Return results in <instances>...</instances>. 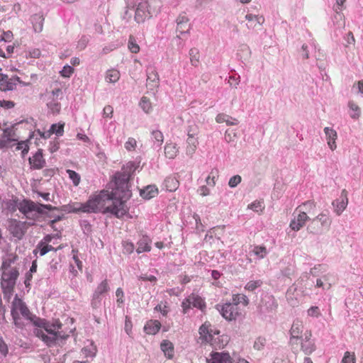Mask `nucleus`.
Instances as JSON below:
<instances>
[{"instance_id":"nucleus-1","label":"nucleus","mask_w":363,"mask_h":363,"mask_svg":"<svg viewBox=\"0 0 363 363\" xmlns=\"http://www.w3.org/2000/svg\"><path fill=\"white\" fill-rule=\"evenodd\" d=\"M138 166L134 162L129 161L126 166L123 167L122 172L115 173L113 177L114 188L111 193L107 190H102L98 194L91 196L85 203L64 205L61 206L60 210L76 213H110L116 218H121L128 211L125 202L132 196L129 180Z\"/></svg>"},{"instance_id":"nucleus-2","label":"nucleus","mask_w":363,"mask_h":363,"mask_svg":"<svg viewBox=\"0 0 363 363\" xmlns=\"http://www.w3.org/2000/svg\"><path fill=\"white\" fill-rule=\"evenodd\" d=\"M20 314L34 325H40L44 323L42 318L31 313L26 304L16 296L11 304V315L14 325L18 328H23L25 324L20 318Z\"/></svg>"},{"instance_id":"nucleus-3","label":"nucleus","mask_w":363,"mask_h":363,"mask_svg":"<svg viewBox=\"0 0 363 363\" xmlns=\"http://www.w3.org/2000/svg\"><path fill=\"white\" fill-rule=\"evenodd\" d=\"M19 211L26 216L27 218H31L34 216L33 213L40 215L45 214V209L52 211H59L58 207L52 206L50 204L36 203L32 201L24 200L18 208Z\"/></svg>"},{"instance_id":"nucleus-4","label":"nucleus","mask_w":363,"mask_h":363,"mask_svg":"<svg viewBox=\"0 0 363 363\" xmlns=\"http://www.w3.org/2000/svg\"><path fill=\"white\" fill-rule=\"evenodd\" d=\"M18 276L19 272L16 267L2 270L1 287L5 296L12 294Z\"/></svg>"},{"instance_id":"nucleus-5","label":"nucleus","mask_w":363,"mask_h":363,"mask_svg":"<svg viewBox=\"0 0 363 363\" xmlns=\"http://www.w3.org/2000/svg\"><path fill=\"white\" fill-rule=\"evenodd\" d=\"M216 308L221 315L227 320L232 321L242 316V311L240 307L233 301L227 302L223 305H216Z\"/></svg>"},{"instance_id":"nucleus-6","label":"nucleus","mask_w":363,"mask_h":363,"mask_svg":"<svg viewBox=\"0 0 363 363\" xmlns=\"http://www.w3.org/2000/svg\"><path fill=\"white\" fill-rule=\"evenodd\" d=\"M191 306L202 311L206 307L204 299L194 293L191 294L187 298L183 300L182 303L183 313L186 314L189 309H191Z\"/></svg>"},{"instance_id":"nucleus-7","label":"nucleus","mask_w":363,"mask_h":363,"mask_svg":"<svg viewBox=\"0 0 363 363\" xmlns=\"http://www.w3.org/2000/svg\"><path fill=\"white\" fill-rule=\"evenodd\" d=\"M18 83H21V79L17 75L9 77L6 74L0 73V91L4 92L13 91Z\"/></svg>"},{"instance_id":"nucleus-8","label":"nucleus","mask_w":363,"mask_h":363,"mask_svg":"<svg viewBox=\"0 0 363 363\" xmlns=\"http://www.w3.org/2000/svg\"><path fill=\"white\" fill-rule=\"evenodd\" d=\"M149 4L147 1H140L135 9V21L138 23H144L147 18H150L152 15L148 9Z\"/></svg>"},{"instance_id":"nucleus-9","label":"nucleus","mask_w":363,"mask_h":363,"mask_svg":"<svg viewBox=\"0 0 363 363\" xmlns=\"http://www.w3.org/2000/svg\"><path fill=\"white\" fill-rule=\"evenodd\" d=\"M42 320L44 322L42 325L40 324V325L35 326L44 329L48 333V336H52V335H54L55 345L58 337V333L56 330L62 328L61 323L56 320L55 323H50L49 321L43 318H42Z\"/></svg>"},{"instance_id":"nucleus-10","label":"nucleus","mask_w":363,"mask_h":363,"mask_svg":"<svg viewBox=\"0 0 363 363\" xmlns=\"http://www.w3.org/2000/svg\"><path fill=\"white\" fill-rule=\"evenodd\" d=\"M11 234L18 240H21L27 231V227L25 222L14 220L9 226Z\"/></svg>"},{"instance_id":"nucleus-11","label":"nucleus","mask_w":363,"mask_h":363,"mask_svg":"<svg viewBox=\"0 0 363 363\" xmlns=\"http://www.w3.org/2000/svg\"><path fill=\"white\" fill-rule=\"evenodd\" d=\"M147 72V86L150 90L159 86V74L154 66H148L146 69Z\"/></svg>"},{"instance_id":"nucleus-12","label":"nucleus","mask_w":363,"mask_h":363,"mask_svg":"<svg viewBox=\"0 0 363 363\" xmlns=\"http://www.w3.org/2000/svg\"><path fill=\"white\" fill-rule=\"evenodd\" d=\"M303 325L302 323L298 320H294L290 330L291 339L290 343L291 345L298 344L299 340L303 339Z\"/></svg>"},{"instance_id":"nucleus-13","label":"nucleus","mask_w":363,"mask_h":363,"mask_svg":"<svg viewBox=\"0 0 363 363\" xmlns=\"http://www.w3.org/2000/svg\"><path fill=\"white\" fill-rule=\"evenodd\" d=\"M347 204V191L345 189L342 191L340 197L334 200L332 203V205L334 208V211L337 216L341 215V213L346 208Z\"/></svg>"},{"instance_id":"nucleus-14","label":"nucleus","mask_w":363,"mask_h":363,"mask_svg":"<svg viewBox=\"0 0 363 363\" xmlns=\"http://www.w3.org/2000/svg\"><path fill=\"white\" fill-rule=\"evenodd\" d=\"M189 19L185 13H181L177 17V31L181 35L189 33L191 25L189 23Z\"/></svg>"},{"instance_id":"nucleus-15","label":"nucleus","mask_w":363,"mask_h":363,"mask_svg":"<svg viewBox=\"0 0 363 363\" xmlns=\"http://www.w3.org/2000/svg\"><path fill=\"white\" fill-rule=\"evenodd\" d=\"M316 48L314 43L303 44L298 52V55L303 60L310 59L311 57L314 56L316 60H318V58L315 55Z\"/></svg>"},{"instance_id":"nucleus-16","label":"nucleus","mask_w":363,"mask_h":363,"mask_svg":"<svg viewBox=\"0 0 363 363\" xmlns=\"http://www.w3.org/2000/svg\"><path fill=\"white\" fill-rule=\"evenodd\" d=\"M310 220L309 217L304 211H300L299 213L290 222V228L294 230H299L306 223L307 220Z\"/></svg>"},{"instance_id":"nucleus-17","label":"nucleus","mask_w":363,"mask_h":363,"mask_svg":"<svg viewBox=\"0 0 363 363\" xmlns=\"http://www.w3.org/2000/svg\"><path fill=\"white\" fill-rule=\"evenodd\" d=\"M261 311L263 312H274L278 307V303L272 296H265L262 300Z\"/></svg>"},{"instance_id":"nucleus-18","label":"nucleus","mask_w":363,"mask_h":363,"mask_svg":"<svg viewBox=\"0 0 363 363\" xmlns=\"http://www.w3.org/2000/svg\"><path fill=\"white\" fill-rule=\"evenodd\" d=\"M245 19L247 21L246 26L248 29H256L257 26H261L264 22V18L262 16L252 13H247L245 16Z\"/></svg>"},{"instance_id":"nucleus-19","label":"nucleus","mask_w":363,"mask_h":363,"mask_svg":"<svg viewBox=\"0 0 363 363\" xmlns=\"http://www.w3.org/2000/svg\"><path fill=\"white\" fill-rule=\"evenodd\" d=\"M34 133H31L29 135L28 139L26 140L19 141L16 143L15 147V151H21V155L23 158L26 157L29 150V143H31V140L34 139L35 136Z\"/></svg>"},{"instance_id":"nucleus-20","label":"nucleus","mask_w":363,"mask_h":363,"mask_svg":"<svg viewBox=\"0 0 363 363\" xmlns=\"http://www.w3.org/2000/svg\"><path fill=\"white\" fill-rule=\"evenodd\" d=\"M208 363H232L229 354L224 352H213L211 358L207 359Z\"/></svg>"},{"instance_id":"nucleus-21","label":"nucleus","mask_w":363,"mask_h":363,"mask_svg":"<svg viewBox=\"0 0 363 363\" xmlns=\"http://www.w3.org/2000/svg\"><path fill=\"white\" fill-rule=\"evenodd\" d=\"M324 133L328 140V146L333 150L336 148L335 140L337 138V132L331 128L325 127L324 128Z\"/></svg>"},{"instance_id":"nucleus-22","label":"nucleus","mask_w":363,"mask_h":363,"mask_svg":"<svg viewBox=\"0 0 363 363\" xmlns=\"http://www.w3.org/2000/svg\"><path fill=\"white\" fill-rule=\"evenodd\" d=\"M325 230L326 229L314 218L310 220V223L307 226L308 233L313 235H321Z\"/></svg>"},{"instance_id":"nucleus-23","label":"nucleus","mask_w":363,"mask_h":363,"mask_svg":"<svg viewBox=\"0 0 363 363\" xmlns=\"http://www.w3.org/2000/svg\"><path fill=\"white\" fill-rule=\"evenodd\" d=\"M161 323L157 320H150L144 326V331L148 335H155L160 330Z\"/></svg>"},{"instance_id":"nucleus-24","label":"nucleus","mask_w":363,"mask_h":363,"mask_svg":"<svg viewBox=\"0 0 363 363\" xmlns=\"http://www.w3.org/2000/svg\"><path fill=\"white\" fill-rule=\"evenodd\" d=\"M150 239L146 236H143L138 242V247L136 249V252L138 254H140L143 252H150L151 250V247L150 245Z\"/></svg>"},{"instance_id":"nucleus-25","label":"nucleus","mask_w":363,"mask_h":363,"mask_svg":"<svg viewBox=\"0 0 363 363\" xmlns=\"http://www.w3.org/2000/svg\"><path fill=\"white\" fill-rule=\"evenodd\" d=\"M18 259V256L15 253H9L6 257H3L1 269L9 270L12 264H14Z\"/></svg>"},{"instance_id":"nucleus-26","label":"nucleus","mask_w":363,"mask_h":363,"mask_svg":"<svg viewBox=\"0 0 363 363\" xmlns=\"http://www.w3.org/2000/svg\"><path fill=\"white\" fill-rule=\"evenodd\" d=\"M151 140L154 143L155 147H160L164 141L163 133L158 129V125H156V128L151 130Z\"/></svg>"},{"instance_id":"nucleus-27","label":"nucleus","mask_w":363,"mask_h":363,"mask_svg":"<svg viewBox=\"0 0 363 363\" xmlns=\"http://www.w3.org/2000/svg\"><path fill=\"white\" fill-rule=\"evenodd\" d=\"M163 186L167 191H175L179 186V182L175 177H167L164 182Z\"/></svg>"},{"instance_id":"nucleus-28","label":"nucleus","mask_w":363,"mask_h":363,"mask_svg":"<svg viewBox=\"0 0 363 363\" xmlns=\"http://www.w3.org/2000/svg\"><path fill=\"white\" fill-rule=\"evenodd\" d=\"M315 220H317V221L320 223L322 226H323L326 230H328L332 223V220L329 216L328 211H323L321 213L318 214L315 218H314Z\"/></svg>"},{"instance_id":"nucleus-29","label":"nucleus","mask_w":363,"mask_h":363,"mask_svg":"<svg viewBox=\"0 0 363 363\" xmlns=\"http://www.w3.org/2000/svg\"><path fill=\"white\" fill-rule=\"evenodd\" d=\"M186 155L189 157H192L199 145V137H191V138H186Z\"/></svg>"},{"instance_id":"nucleus-30","label":"nucleus","mask_w":363,"mask_h":363,"mask_svg":"<svg viewBox=\"0 0 363 363\" xmlns=\"http://www.w3.org/2000/svg\"><path fill=\"white\" fill-rule=\"evenodd\" d=\"M157 194V189L154 185H149L140 191V196L145 199H150Z\"/></svg>"},{"instance_id":"nucleus-31","label":"nucleus","mask_w":363,"mask_h":363,"mask_svg":"<svg viewBox=\"0 0 363 363\" xmlns=\"http://www.w3.org/2000/svg\"><path fill=\"white\" fill-rule=\"evenodd\" d=\"M33 29L35 32L40 33L43 30L44 18L43 15L35 14L31 17Z\"/></svg>"},{"instance_id":"nucleus-32","label":"nucleus","mask_w":363,"mask_h":363,"mask_svg":"<svg viewBox=\"0 0 363 363\" xmlns=\"http://www.w3.org/2000/svg\"><path fill=\"white\" fill-rule=\"evenodd\" d=\"M35 335L41 338V340L48 345L51 346L54 345V335L52 336H48L45 335L42 328H36L34 330Z\"/></svg>"},{"instance_id":"nucleus-33","label":"nucleus","mask_w":363,"mask_h":363,"mask_svg":"<svg viewBox=\"0 0 363 363\" xmlns=\"http://www.w3.org/2000/svg\"><path fill=\"white\" fill-rule=\"evenodd\" d=\"M161 350L164 352V354L167 356L169 359H171L174 356V346L173 344L167 340H163L160 345Z\"/></svg>"},{"instance_id":"nucleus-34","label":"nucleus","mask_w":363,"mask_h":363,"mask_svg":"<svg viewBox=\"0 0 363 363\" xmlns=\"http://www.w3.org/2000/svg\"><path fill=\"white\" fill-rule=\"evenodd\" d=\"M199 334L202 342H209L212 340L211 330H209L208 327L206 324H203L199 328Z\"/></svg>"},{"instance_id":"nucleus-35","label":"nucleus","mask_w":363,"mask_h":363,"mask_svg":"<svg viewBox=\"0 0 363 363\" xmlns=\"http://www.w3.org/2000/svg\"><path fill=\"white\" fill-rule=\"evenodd\" d=\"M82 352L85 355L86 357L94 358L97 353V347L94 342L91 341L90 344L82 349Z\"/></svg>"},{"instance_id":"nucleus-36","label":"nucleus","mask_w":363,"mask_h":363,"mask_svg":"<svg viewBox=\"0 0 363 363\" xmlns=\"http://www.w3.org/2000/svg\"><path fill=\"white\" fill-rule=\"evenodd\" d=\"M120 72L116 69H108L106 73L105 79L109 83H116L120 79Z\"/></svg>"},{"instance_id":"nucleus-37","label":"nucleus","mask_w":363,"mask_h":363,"mask_svg":"<svg viewBox=\"0 0 363 363\" xmlns=\"http://www.w3.org/2000/svg\"><path fill=\"white\" fill-rule=\"evenodd\" d=\"M348 107L350 108V116L352 119H358L361 115L360 108L353 101L348 102Z\"/></svg>"},{"instance_id":"nucleus-38","label":"nucleus","mask_w":363,"mask_h":363,"mask_svg":"<svg viewBox=\"0 0 363 363\" xmlns=\"http://www.w3.org/2000/svg\"><path fill=\"white\" fill-rule=\"evenodd\" d=\"M190 62L192 66L196 67L199 65V51L197 48H191L189 52Z\"/></svg>"},{"instance_id":"nucleus-39","label":"nucleus","mask_w":363,"mask_h":363,"mask_svg":"<svg viewBox=\"0 0 363 363\" xmlns=\"http://www.w3.org/2000/svg\"><path fill=\"white\" fill-rule=\"evenodd\" d=\"M65 123H53L50 125V130L52 134H55L57 136H62L64 133Z\"/></svg>"},{"instance_id":"nucleus-40","label":"nucleus","mask_w":363,"mask_h":363,"mask_svg":"<svg viewBox=\"0 0 363 363\" xmlns=\"http://www.w3.org/2000/svg\"><path fill=\"white\" fill-rule=\"evenodd\" d=\"M139 106L142 108V110L147 114L150 113L152 110V104L150 100L145 97L143 96L139 102Z\"/></svg>"},{"instance_id":"nucleus-41","label":"nucleus","mask_w":363,"mask_h":363,"mask_svg":"<svg viewBox=\"0 0 363 363\" xmlns=\"http://www.w3.org/2000/svg\"><path fill=\"white\" fill-rule=\"evenodd\" d=\"M164 153L167 159H174L177 153L175 145L172 143L166 144L164 146Z\"/></svg>"},{"instance_id":"nucleus-42","label":"nucleus","mask_w":363,"mask_h":363,"mask_svg":"<svg viewBox=\"0 0 363 363\" xmlns=\"http://www.w3.org/2000/svg\"><path fill=\"white\" fill-rule=\"evenodd\" d=\"M109 289L110 287L108 281L106 279H104L98 285L94 294L101 296L103 294L108 292Z\"/></svg>"},{"instance_id":"nucleus-43","label":"nucleus","mask_w":363,"mask_h":363,"mask_svg":"<svg viewBox=\"0 0 363 363\" xmlns=\"http://www.w3.org/2000/svg\"><path fill=\"white\" fill-rule=\"evenodd\" d=\"M301 350L306 354H310L315 350V345L313 341L301 342Z\"/></svg>"},{"instance_id":"nucleus-44","label":"nucleus","mask_w":363,"mask_h":363,"mask_svg":"<svg viewBox=\"0 0 363 363\" xmlns=\"http://www.w3.org/2000/svg\"><path fill=\"white\" fill-rule=\"evenodd\" d=\"M232 301L238 306L239 303H242L245 306L249 304V299L247 296L244 294H234L233 296Z\"/></svg>"},{"instance_id":"nucleus-45","label":"nucleus","mask_w":363,"mask_h":363,"mask_svg":"<svg viewBox=\"0 0 363 363\" xmlns=\"http://www.w3.org/2000/svg\"><path fill=\"white\" fill-rule=\"evenodd\" d=\"M128 47L132 53H138L140 51V47L137 44L136 40L133 36H130L128 39Z\"/></svg>"},{"instance_id":"nucleus-46","label":"nucleus","mask_w":363,"mask_h":363,"mask_svg":"<svg viewBox=\"0 0 363 363\" xmlns=\"http://www.w3.org/2000/svg\"><path fill=\"white\" fill-rule=\"evenodd\" d=\"M262 284H263V282L260 279L255 280V281H250L245 285V289L250 291H254L256 289L260 287Z\"/></svg>"},{"instance_id":"nucleus-47","label":"nucleus","mask_w":363,"mask_h":363,"mask_svg":"<svg viewBox=\"0 0 363 363\" xmlns=\"http://www.w3.org/2000/svg\"><path fill=\"white\" fill-rule=\"evenodd\" d=\"M186 133H193L198 134L199 133V128L198 125L195 123L194 121H188L187 125L185 129Z\"/></svg>"},{"instance_id":"nucleus-48","label":"nucleus","mask_w":363,"mask_h":363,"mask_svg":"<svg viewBox=\"0 0 363 363\" xmlns=\"http://www.w3.org/2000/svg\"><path fill=\"white\" fill-rule=\"evenodd\" d=\"M67 173L69 175V179L72 181V183L74 186H78L80 182V176L76 172L67 169Z\"/></svg>"},{"instance_id":"nucleus-49","label":"nucleus","mask_w":363,"mask_h":363,"mask_svg":"<svg viewBox=\"0 0 363 363\" xmlns=\"http://www.w3.org/2000/svg\"><path fill=\"white\" fill-rule=\"evenodd\" d=\"M48 108L53 114L59 113L61 109V105L57 101H50L47 104Z\"/></svg>"},{"instance_id":"nucleus-50","label":"nucleus","mask_w":363,"mask_h":363,"mask_svg":"<svg viewBox=\"0 0 363 363\" xmlns=\"http://www.w3.org/2000/svg\"><path fill=\"white\" fill-rule=\"evenodd\" d=\"M74 70V69L72 66L66 65L62 67V70L60 72V74L62 77L68 78L72 74Z\"/></svg>"},{"instance_id":"nucleus-51","label":"nucleus","mask_w":363,"mask_h":363,"mask_svg":"<svg viewBox=\"0 0 363 363\" xmlns=\"http://www.w3.org/2000/svg\"><path fill=\"white\" fill-rule=\"evenodd\" d=\"M253 252L259 258H264L267 253V248L264 246H255L253 249Z\"/></svg>"},{"instance_id":"nucleus-52","label":"nucleus","mask_w":363,"mask_h":363,"mask_svg":"<svg viewBox=\"0 0 363 363\" xmlns=\"http://www.w3.org/2000/svg\"><path fill=\"white\" fill-rule=\"evenodd\" d=\"M31 169H40L45 166V160H28Z\"/></svg>"},{"instance_id":"nucleus-53","label":"nucleus","mask_w":363,"mask_h":363,"mask_svg":"<svg viewBox=\"0 0 363 363\" xmlns=\"http://www.w3.org/2000/svg\"><path fill=\"white\" fill-rule=\"evenodd\" d=\"M38 252H39V254L40 256H43L48 253V250L46 248V244H45V242H43V241H40L38 244L37 248L35 250H34L33 253L36 254Z\"/></svg>"},{"instance_id":"nucleus-54","label":"nucleus","mask_w":363,"mask_h":363,"mask_svg":"<svg viewBox=\"0 0 363 363\" xmlns=\"http://www.w3.org/2000/svg\"><path fill=\"white\" fill-rule=\"evenodd\" d=\"M33 133H35L34 136V138H35V140L38 139V138L45 140L47 138H49L52 135L50 129L49 130L44 132H41L40 130H35Z\"/></svg>"},{"instance_id":"nucleus-55","label":"nucleus","mask_w":363,"mask_h":363,"mask_svg":"<svg viewBox=\"0 0 363 363\" xmlns=\"http://www.w3.org/2000/svg\"><path fill=\"white\" fill-rule=\"evenodd\" d=\"M265 344H266V339L262 337H259L255 341L253 347L257 350H261L264 348Z\"/></svg>"},{"instance_id":"nucleus-56","label":"nucleus","mask_w":363,"mask_h":363,"mask_svg":"<svg viewBox=\"0 0 363 363\" xmlns=\"http://www.w3.org/2000/svg\"><path fill=\"white\" fill-rule=\"evenodd\" d=\"M248 208L252 209V211L258 213V212L262 211V209L264 208V206L262 205V202H261L259 201H255L252 202V203H250L248 206Z\"/></svg>"},{"instance_id":"nucleus-57","label":"nucleus","mask_w":363,"mask_h":363,"mask_svg":"<svg viewBox=\"0 0 363 363\" xmlns=\"http://www.w3.org/2000/svg\"><path fill=\"white\" fill-rule=\"evenodd\" d=\"M137 143L135 138H129L125 143V147L128 151H132L135 149Z\"/></svg>"},{"instance_id":"nucleus-58","label":"nucleus","mask_w":363,"mask_h":363,"mask_svg":"<svg viewBox=\"0 0 363 363\" xmlns=\"http://www.w3.org/2000/svg\"><path fill=\"white\" fill-rule=\"evenodd\" d=\"M13 38V35L12 31L11 30H6L3 31L1 35L0 36V41H4V42H11V40Z\"/></svg>"},{"instance_id":"nucleus-59","label":"nucleus","mask_w":363,"mask_h":363,"mask_svg":"<svg viewBox=\"0 0 363 363\" xmlns=\"http://www.w3.org/2000/svg\"><path fill=\"white\" fill-rule=\"evenodd\" d=\"M89 42V36L82 35L78 41V48L84 50Z\"/></svg>"},{"instance_id":"nucleus-60","label":"nucleus","mask_w":363,"mask_h":363,"mask_svg":"<svg viewBox=\"0 0 363 363\" xmlns=\"http://www.w3.org/2000/svg\"><path fill=\"white\" fill-rule=\"evenodd\" d=\"M241 182V177L240 175H235L232 177L229 182L228 185L231 188H234L238 186Z\"/></svg>"},{"instance_id":"nucleus-61","label":"nucleus","mask_w":363,"mask_h":363,"mask_svg":"<svg viewBox=\"0 0 363 363\" xmlns=\"http://www.w3.org/2000/svg\"><path fill=\"white\" fill-rule=\"evenodd\" d=\"M101 303V298L100 296L93 294L91 299V306L94 308H98L100 307Z\"/></svg>"},{"instance_id":"nucleus-62","label":"nucleus","mask_w":363,"mask_h":363,"mask_svg":"<svg viewBox=\"0 0 363 363\" xmlns=\"http://www.w3.org/2000/svg\"><path fill=\"white\" fill-rule=\"evenodd\" d=\"M336 5L334 6V10L337 16H341L340 11L343 9L344 4L346 0H335Z\"/></svg>"},{"instance_id":"nucleus-63","label":"nucleus","mask_w":363,"mask_h":363,"mask_svg":"<svg viewBox=\"0 0 363 363\" xmlns=\"http://www.w3.org/2000/svg\"><path fill=\"white\" fill-rule=\"evenodd\" d=\"M228 83L231 86L236 88L240 83V76L237 74L230 76Z\"/></svg>"},{"instance_id":"nucleus-64","label":"nucleus","mask_w":363,"mask_h":363,"mask_svg":"<svg viewBox=\"0 0 363 363\" xmlns=\"http://www.w3.org/2000/svg\"><path fill=\"white\" fill-rule=\"evenodd\" d=\"M113 113V108L111 106L107 105L103 109V117L104 118H112Z\"/></svg>"}]
</instances>
